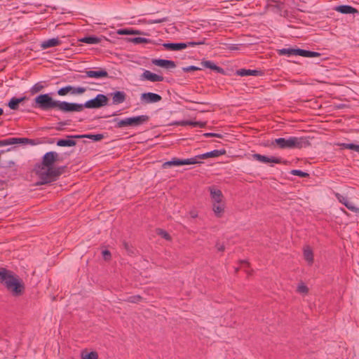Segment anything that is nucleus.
Returning <instances> with one entry per match:
<instances>
[{
	"instance_id": "obj_10",
	"label": "nucleus",
	"mask_w": 359,
	"mask_h": 359,
	"mask_svg": "<svg viewBox=\"0 0 359 359\" xmlns=\"http://www.w3.org/2000/svg\"><path fill=\"white\" fill-rule=\"evenodd\" d=\"M226 154V150L225 149H215V150H212L211 151H208V152H206V153H204V154H199V155H197V156H195L194 157H192L191 158V159H193L192 161H194L195 162L193 163V164H196V163H201L202 162H201L199 160H201V159H206V158H217V157H219L222 155H224Z\"/></svg>"
},
{
	"instance_id": "obj_45",
	"label": "nucleus",
	"mask_w": 359,
	"mask_h": 359,
	"mask_svg": "<svg viewBox=\"0 0 359 359\" xmlns=\"http://www.w3.org/2000/svg\"><path fill=\"white\" fill-rule=\"evenodd\" d=\"M69 123V121L67 120V121H60L57 123V126L55 127V129L58 131H62L63 130V128L62 126H67Z\"/></svg>"
},
{
	"instance_id": "obj_55",
	"label": "nucleus",
	"mask_w": 359,
	"mask_h": 359,
	"mask_svg": "<svg viewBox=\"0 0 359 359\" xmlns=\"http://www.w3.org/2000/svg\"><path fill=\"white\" fill-rule=\"evenodd\" d=\"M18 99L20 100V103H22L24 101L27 100L28 97L27 96H22L21 97H18Z\"/></svg>"
},
{
	"instance_id": "obj_43",
	"label": "nucleus",
	"mask_w": 359,
	"mask_h": 359,
	"mask_svg": "<svg viewBox=\"0 0 359 359\" xmlns=\"http://www.w3.org/2000/svg\"><path fill=\"white\" fill-rule=\"evenodd\" d=\"M182 70L184 72H193V71L201 70V68L198 67L196 66L191 65V66H189L187 67H183Z\"/></svg>"
},
{
	"instance_id": "obj_27",
	"label": "nucleus",
	"mask_w": 359,
	"mask_h": 359,
	"mask_svg": "<svg viewBox=\"0 0 359 359\" xmlns=\"http://www.w3.org/2000/svg\"><path fill=\"white\" fill-rule=\"evenodd\" d=\"M320 55L321 54L318 52L299 48L298 55L299 56L304 57H316L320 56Z\"/></svg>"
},
{
	"instance_id": "obj_62",
	"label": "nucleus",
	"mask_w": 359,
	"mask_h": 359,
	"mask_svg": "<svg viewBox=\"0 0 359 359\" xmlns=\"http://www.w3.org/2000/svg\"><path fill=\"white\" fill-rule=\"evenodd\" d=\"M219 250H221L222 251H223V250L224 249V248H219Z\"/></svg>"
},
{
	"instance_id": "obj_44",
	"label": "nucleus",
	"mask_w": 359,
	"mask_h": 359,
	"mask_svg": "<svg viewBox=\"0 0 359 359\" xmlns=\"http://www.w3.org/2000/svg\"><path fill=\"white\" fill-rule=\"evenodd\" d=\"M192 121H175L172 123V125L175 126H191Z\"/></svg>"
},
{
	"instance_id": "obj_25",
	"label": "nucleus",
	"mask_w": 359,
	"mask_h": 359,
	"mask_svg": "<svg viewBox=\"0 0 359 359\" xmlns=\"http://www.w3.org/2000/svg\"><path fill=\"white\" fill-rule=\"evenodd\" d=\"M101 41V37H98L95 35L86 36L79 39V41L88 44H97L100 43Z\"/></svg>"
},
{
	"instance_id": "obj_58",
	"label": "nucleus",
	"mask_w": 359,
	"mask_h": 359,
	"mask_svg": "<svg viewBox=\"0 0 359 359\" xmlns=\"http://www.w3.org/2000/svg\"><path fill=\"white\" fill-rule=\"evenodd\" d=\"M245 272L248 273V276H250V271H248V270H245Z\"/></svg>"
},
{
	"instance_id": "obj_13",
	"label": "nucleus",
	"mask_w": 359,
	"mask_h": 359,
	"mask_svg": "<svg viewBox=\"0 0 359 359\" xmlns=\"http://www.w3.org/2000/svg\"><path fill=\"white\" fill-rule=\"evenodd\" d=\"M192 159L187 158V159H180L176 157L172 158L170 161H166L162 164V168L163 169H166L170 166H180L184 165H192L194 163V161H191Z\"/></svg>"
},
{
	"instance_id": "obj_57",
	"label": "nucleus",
	"mask_w": 359,
	"mask_h": 359,
	"mask_svg": "<svg viewBox=\"0 0 359 359\" xmlns=\"http://www.w3.org/2000/svg\"><path fill=\"white\" fill-rule=\"evenodd\" d=\"M4 114V109L0 108V116Z\"/></svg>"
},
{
	"instance_id": "obj_7",
	"label": "nucleus",
	"mask_w": 359,
	"mask_h": 359,
	"mask_svg": "<svg viewBox=\"0 0 359 359\" xmlns=\"http://www.w3.org/2000/svg\"><path fill=\"white\" fill-rule=\"evenodd\" d=\"M59 161V154L56 151H48L42 157V161L34 165V172H41L46 168H54V163Z\"/></svg>"
},
{
	"instance_id": "obj_6",
	"label": "nucleus",
	"mask_w": 359,
	"mask_h": 359,
	"mask_svg": "<svg viewBox=\"0 0 359 359\" xmlns=\"http://www.w3.org/2000/svg\"><path fill=\"white\" fill-rule=\"evenodd\" d=\"M39 177V181L37 185H43L56 181L60 177V172L55 170L54 168H46L41 172H34Z\"/></svg>"
},
{
	"instance_id": "obj_16",
	"label": "nucleus",
	"mask_w": 359,
	"mask_h": 359,
	"mask_svg": "<svg viewBox=\"0 0 359 359\" xmlns=\"http://www.w3.org/2000/svg\"><path fill=\"white\" fill-rule=\"evenodd\" d=\"M151 63L156 66L167 69H173L176 67V64L174 61L165 59H152Z\"/></svg>"
},
{
	"instance_id": "obj_1",
	"label": "nucleus",
	"mask_w": 359,
	"mask_h": 359,
	"mask_svg": "<svg viewBox=\"0 0 359 359\" xmlns=\"http://www.w3.org/2000/svg\"><path fill=\"white\" fill-rule=\"evenodd\" d=\"M52 93L38 95L33 100L32 107L42 111H48L57 109L64 113H70V102L66 101L55 100L52 97Z\"/></svg>"
},
{
	"instance_id": "obj_53",
	"label": "nucleus",
	"mask_w": 359,
	"mask_h": 359,
	"mask_svg": "<svg viewBox=\"0 0 359 359\" xmlns=\"http://www.w3.org/2000/svg\"><path fill=\"white\" fill-rule=\"evenodd\" d=\"M190 215L192 218H196L198 217V214L196 211L191 210L190 211Z\"/></svg>"
},
{
	"instance_id": "obj_46",
	"label": "nucleus",
	"mask_w": 359,
	"mask_h": 359,
	"mask_svg": "<svg viewBox=\"0 0 359 359\" xmlns=\"http://www.w3.org/2000/svg\"><path fill=\"white\" fill-rule=\"evenodd\" d=\"M203 136L205 137H219L222 138L223 136L221 134L219 133H205L203 134Z\"/></svg>"
},
{
	"instance_id": "obj_41",
	"label": "nucleus",
	"mask_w": 359,
	"mask_h": 359,
	"mask_svg": "<svg viewBox=\"0 0 359 359\" xmlns=\"http://www.w3.org/2000/svg\"><path fill=\"white\" fill-rule=\"evenodd\" d=\"M142 299V297L140 295H133V296L128 297L126 299V301L128 302H130V303H137L140 301H141Z\"/></svg>"
},
{
	"instance_id": "obj_22",
	"label": "nucleus",
	"mask_w": 359,
	"mask_h": 359,
	"mask_svg": "<svg viewBox=\"0 0 359 359\" xmlns=\"http://www.w3.org/2000/svg\"><path fill=\"white\" fill-rule=\"evenodd\" d=\"M335 11L343 14H355L358 13V10L349 5H340L334 8Z\"/></svg>"
},
{
	"instance_id": "obj_12",
	"label": "nucleus",
	"mask_w": 359,
	"mask_h": 359,
	"mask_svg": "<svg viewBox=\"0 0 359 359\" xmlns=\"http://www.w3.org/2000/svg\"><path fill=\"white\" fill-rule=\"evenodd\" d=\"M161 100L162 97L160 95L151 92L143 93L140 95V100L143 104L158 102Z\"/></svg>"
},
{
	"instance_id": "obj_20",
	"label": "nucleus",
	"mask_w": 359,
	"mask_h": 359,
	"mask_svg": "<svg viewBox=\"0 0 359 359\" xmlns=\"http://www.w3.org/2000/svg\"><path fill=\"white\" fill-rule=\"evenodd\" d=\"M208 189L210 193L211 198L214 201V202H222L223 198L222 191L216 189L215 186L210 187Z\"/></svg>"
},
{
	"instance_id": "obj_52",
	"label": "nucleus",
	"mask_w": 359,
	"mask_h": 359,
	"mask_svg": "<svg viewBox=\"0 0 359 359\" xmlns=\"http://www.w3.org/2000/svg\"><path fill=\"white\" fill-rule=\"evenodd\" d=\"M65 168H66V166H60V167L54 168L55 170L60 172V176L65 172Z\"/></svg>"
},
{
	"instance_id": "obj_9",
	"label": "nucleus",
	"mask_w": 359,
	"mask_h": 359,
	"mask_svg": "<svg viewBox=\"0 0 359 359\" xmlns=\"http://www.w3.org/2000/svg\"><path fill=\"white\" fill-rule=\"evenodd\" d=\"M252 157L254 160L258 161L263 163H273L277 164H285L287 165L288 163V161L286 160H283L280 157H276V156H264L259 154H253L252 155Z\"/></svg>"
},
{
	"instance_id": "obj_51",
	"label": "nucleus",
	"mask_w": 359,
	"mask_h": 359,
	"mask_svg": "<svg viewBox=\"0 0 359 359\" xmlns=\"http://www.w3.org/2000/svg\"><path fill=\"white\" fill-rule=\"evenodd\" d=\"M145 34L144 32L137 29H130V35Z\"/></svg>"
},
{
	"instance_id": "obj_23",
	"label": "nucleus",
	"mask_w": 359,
	"mask_h": 359,
	"mask_svg": "<svg viewBox=\"0 0 359 359\" xmlns=\"http://www.w3.org/2000/svg\"><path fill=\"white\" fill-rule=\"evenodd\" d=\"M225 205L222 202H214L212 204V210L217 217H221L224 212Z\"/></svg>"
},
{
	"instance_id": "obj_40",
	"label": "nucleus",
	"mask_w": 359,
	"mask_h": 359,
	"mask_svg": "<svg viewBox=\"0 0 359 359\" xmlns=\"http://www.w3.org/2000/svg\"><path fill=\"white\" fill-rule=\"evenodd\" d=\"M168 17H165V18H158V19H149L147 20V23L148 24H158V23H162V22H168Z\"/></svg>"
},
{
	"instance_id": "obj_39",
	"label": "nucleus",
	"mask_w": 359,
	"mask_h": 359,
	"mask_svg": "<svg viewBox=\"0 0 359 359\" xmlns=\"http://www.w3.org/2000/svg\"><path fill=\"white\" fill-rule=\"evenodd\" d=\"M104 136L103 134H95V135L88 134V135H86V138L90 139V140H93L94 142L100 141L104 138Z\"/></svg>"
},
{
	"instance_id": "obj_21",
	"label": "nucleus",
	"mask_w": 359,
	"mask_h": 359,
	"mask_svg": "<svg viewBox=\"0 0 359 359\" xmlns=\"http://www.w3.org/2000/svg\"><path fill=\"white\" fill-rule=\"evenodd\" d=\"M111 95H112V102L114 104L123 103L126 99V94L123 91L117 90Z\"/></svg>"
},
{
	"instance_id": "obj_48",
	"label": "nucleus",
	"mask_w": 359,
	"mask_h": 359,
	"mask_svg": "<svg viewBox=\"0 0 359 359\" xmlns=\"http://www.w3.org/2000/svg\"><path fill=\"white\" fill-rule=\"evenodd\" d=\"M206 126L205 122H201V121H192L191 126L193 127H199V128H204Z\"/></svg>"
},
{
	"instance_id": "obj_24",
	"label": "nucleus",
	"mask_w": 359,
	"mask_h": 359,
	"mask_svg": "<svg viewBox=\"0 0 359 359\" xmlns=\"http://www.w3.org/2000/svg\"><path fill=\"white\" fill-rule=\"evenodd\" d=\"M61 43L60 40L58 38H52L48 40L43 41L41 45V46L43 49H46L51 47H55L59 46Z\"/></svg>"
},
{
	"instance_id": "obj_38",
	"label": "nucleus",
	"mask_w": 359,
	"mask_h": 359,
	"mask_svg": "<svg viewBox=\"0 0 359 359\" xmlns=\"http://www.w3.org/2000/svg\"><path fill=\"white\" fill-rule=\"evenodd\" d=\"M205 39H203V40L198 41H189L187 43H183V45L185 46L184 47V49L189 46H195L202 45V44H205Z\"/></svg>"
},
{
	"instance_id": "obj_56",
	"label": "nucleus",
	"mask_w": 359,
	"mask_h": 359,
	"mask_svg": "<svg viewBox=\"0 0 359 359\" xmlns=\"http://www.w3.org/2000/svg\"><path fill=\"white\" fill-rule=\"evenodd\" d=\"M14 164H15V163H14L13 161H9V162L8 163V167H11V166H12V165H13Z\"/></svg>"
},
{
	"instance_id": "obj_54",
	"label": "nucleus",
	"mask_w": 359,
	"mask_h": 359,
	"mask_svg": "<svg viewBox=\"0 0 359 359\" xmlns=\"http://www.w3.org/2000/svg\"><path fill=\"white\" fill-rule=\"evenodd\" d=\"M239 263H240L241 264H245V265H246V266H249V262H248L247 260H245V259H241V260H240V261H239Z\"/></svg>"
},
{
	"instance_id": "obj_50",
	"label": "nucleus",
	"mask_w": 359,
	"mask_h": 359,
	"mask_svg": "<svg viewBox=\"0 0 359 359\" xmlns=\"http://www.w3.org/2000/svg\"><path fill=\"white\" fill-rule=\"evenodd\" d=\"M67 138H72L74 139H81V138H86V135H67Z\"/></svg>"
},
{
	"instance_id": "obj_31",
	"label": "nucleus",
	"mask_w": 359,
	"mask_h": 359,
	"mask_svg": "<svg viewBox=\"0 0 359 359\" xmlns=\"http://www.w3.org/2000/svg\"><path fill=\"white\" fill-rule=\"evenodd\" d=\"M304 257L309 265L313 263V252L311 248H304Z\"/></svg>"
},
{
	"instance_id": "obj_33",
	"label": "nucleus",
	"mask_w": 359,
	"mask_h": 359,
	"mask_svg": "<svg viewBox=\"0 0 359 359\" xmlns=\"http://www.w3.org/2000/svg\"><path fill=\"white\" fill-rule=\"evenodd\" d=\"M129 41L133 42L135 44L139 43H151V40L144 37H134L128 39Z\"/></svg>"
},
{
	"instance_id": "obj_18",
	"label": "nucleus",
	"mask_w": 359,
	"mask_h": 359,
	"mask_svg": "<svg viewBox=\"0 0 359 359\" xmlns=\"http://www.w3.org/2000/svg\"><path fill=\"white\" fill-rule=\"evenodd\" d=\"M86 77L102 79L109 77L108 72L104 69L98 70H89L86 72Z\"/></svg>"
},
{
	"instance_id": "obj_36",
	"label": "nucleus",
	"mask_w": 359,
	"mask_h": 359,
	"mask_svg": "<svg viewBox=\"0 0 359 359\" xmlns=\"http://www.w3.org/2000/svg\"><path fill=\"white\" fill-rule=\"evenodd\" d=\"M156 232L157 235L167 241H170L171 239L170 235L166 231L162 229H156Z\"/></svg>"
},
{
	"instance_id": "obj_42",
	"label": "nucleus",
	"mask_w": 359,
	"mask_h": 359,
	"mask_svg": "<svg viewBox=\"0 0 359 359\" xmlns=\"http://www.w3.org/2000/svg\"><path fill=\"white\" fill-rule=\"evenodd\" d=\"M297 291L299 293L306 294L309 291V289L307 286L304 283H301L297 286Z\"/></svg>"
},
{
	"instance_id": "obj_19",
	"label": "nucleus",
	"mask_w": 359,
	"mask_h": 359,
	"mask_svg": "<svg viewBox=\"0 0 359 359\" xmlns=\"http://www.w3.org/2000/svg\"><path fill=\"white\" fill-rule=\"evenodd\" d=\"M201 65L204 67L210 69L216 72L217 73H219V74H221L223 75L226 74L225 70L223 68L217 66V65H215L213 62H212L210 60H203L201 62Z\"/></svg>"
},
{
	"instance_id": "obj_34",
	"label": "nucleus",
	"mask_w": 359,
	"mask_h": 359,
	"mask_svg": "<svg viewBox=\"0 0 359 359\" xmlns=\"http://www.w3.org/2000/svg\"><path fill=\"white\" fill-rule=\"evenodd\" d=\"M81 358L82 359H98V354L96 351H91L90 353L83 351L81 353Z\"/></svg>"
},
{
	"instance_id": "obj_60",
	"label": "nucleus",
	"mask_w": 359,
	"mask_h": 359,
	"mask_svg": "<svg viewBox=\"0 0 359 359\" xmlns=\"http://www.w3.org/2000/svg\"><path fill=\"white\" fill-rule=\"evenodd\" d=\"M238 271V268L237 267V268L235 269V272L237 273Z\"/></svg>"
},
{
	"instance_id": "obj_15",
	"label": "nucleus",
	"mask_w": 359,
	"mask_h": 359,
	"mask_svg": "<svg viewBox=\"0 0 359 359\" xmlns=\"http://www.w3.org/2000/svg\"><path fill=\"white\" fill-rule=\"evenodd\" d=\"M236 74L240 76H262L264 75V72L262 69H240L236 70Z\"/></svg>"
},
{
	"instance_id": "obj_35",
	"label": "nucleus",
	"mask_w": 359,
	"mask_h": 359,
	"mask_svg": "<svg viewBox=\"0 0 359 359\" xmlns=\"http://www.w3.org/2000/svg\"><path fill=\"white\" fill-rule=\"evenodd\" d=\"M342 148L348 149L351 150H353L355 151L359 152V145L353 144V143H343L341 144Z\"/></svg>"
},
{
	"instance_id": "obj_32",
	"label": "nucleus",
	"mask_w": 359,
	"mask_h": 359,
	"mask_svg": "<svg viewBox=\"0 0 359 359\" xmlns=\"http://www.w3.org/2000/svg\"><path fill=\"white\" fill-rule=\"evenodd\" d=\"M20 104L18 97H13L11 98L8 103V107L13 110H18L19 109V104Z\"/></svg>"
},
{
	"instance_id": "obj_5",
	"label": "nucleus",
	"mask_w": 359,
	"mask_h": 359,
	"mask_svg": "<svg viewBox=\"0 0 359 359\" xmlns=\"http://www.w3.org/2000/svg\"><path fill=\"white\" fill-rule=\"evenodd\" d=\"M149 120V116L140 115L137 116L128 117L121 120L118 118H115L112 120V122L116 123L114 126L116 128H121L127 126L137 127L148 122Z\"/></svg>"
},
{
	"instance_id": "obj_49",
	"label": "nucleus",
	"mask_w": 359,
	"mask_h": 359,
	"mask_svg": "<svg viewBox=\"0 0 359 359\" xmlns=\"http://www.w3.org/2000/svg\"><path fill=\"white\" fill-rule=\"evenodd\" d=\"M102 253L104 260H109L111 259V252L108 250H103Z\"/></svg>"
},
{
	"instance_id": "obj_30",
	"label": "nucleus",
	"mask_w": 359,
	"mask_h": 359,
	"mask_svg": "<svg viewBox=\"0 0 359 359\" xmlns=\"http://www.w3.org/2000/svg\"><path fill=\"white\" fill-rule=\"evenodd\" d=\"M45 82L44 81H39L36 83H35L30 89L29 93L32 95H34L35 94H37L40 91H41L44 88L45 85H43Z\"/></svg>"
},
{
	"instance_id": "obj_11",
	"label": "nucleus",
	"mask_w": 359,
	"mask_h": 359,
	"mask_svg": "<svg viewBox=\"0 0 359 359\" xmlns=\"http://www.w3.org/2000/svg\"><path fill=\"white\" fill-rule=\"evenodd\" d=\"M86 88L84 87H81V86L74 87V86L69 85V86H66L65 87L60 88L57 91V93L60 96H65V95H67L68 93H71L72 95L83 94V93L86 92Z\"/></svg>"
},
{
	"instance_id": "obj_14",
	"label": "nucleus",
	"mask_w": 359,
	"mask_h": 359,
	"mask_svg": "<svg viewBox=\"0 0 359 359\" xmlns=\"http://www.w3.org/2000/svg\"><path fill=\"white\" fill-rule=\"evenodd\" d=\"M140 80L142 81H149L151 82L163 81L164 77L163 76L158 75L149 70H144V72L140 76Z\"/></svg>"
},
{
	"instance_id": "obj_61",
	"label": "nucleus",
	"mask_w": 359,
	"mask_h": 359,
	"mask_svg": "<svg viewBox=\"0 0 359 359\" xmlns=\"http://www.w3.org/2000/svg\"><path fill=\"white\" fill-rule=\"evenodd\" d=\"M4 184V181L0 180V184Z\"/></svg>"
},
{
	"instance_id": "obj_47",
	"label": "nucleus",
	"mask_w": 359,
	"mask_h": 359,
	"mask_svg": "<svg viewBox=\"0 0 359 359\" xmlns=\"http://www.w3.org/2000/svg\"><path fill=\"white\" fill-rule=\"evenodd\" d=\"M130 28L120 29L117 31V33L120 35H130Z\"/></svg>"
},
{
	"instance_id": "obj_2",
	"label": "nucleus",
	"mask_w": 359,
	"mask_h": 359,
	"mask_svg": "<svg viewBox=\"0 0 359 359\" xmlns=\"http://www.w3.org/2000/svg\"><path fill=\"white\" fill-rule=\"evenodd\" d=\"M0 282L13 296H20L25 290L22 281L13 271L3 267L0 268Z\"/></svg>"
},
{
	"instance_id": "obj_3",
	"label": "nucleus",
	"mask_w": 359,
	"mask_h": 359,
	"mask_svg": "<svg viewBox=\"0 0 359 359\" xmlns=\"http://www.w3.org/2000/svg\"><path fill=\"white\" fill-rule=\"evenodd\" d=\"M264 145V147H277L281 149H302L309 147L311 143L309 140L304 137H290L287 139L279 137L271 142L267 141Z\"/></svg>"
},
{
	"instance_id": "obj_29",
	"label": "nucleus",
	"mask_w": 359,
	"mask_h": 359,
	"mask_svg": "<svg viewBox=\"0 0 359 359\" xmlns=\"http://www.w3.org/2000/svg\"><path fill=\"white\" fill-rule=\"evenodd\" d=\"M76 144V142L72 138L60 139L57 141V145L59 147H74Z\"/></svg>"
},
{
	"instance_id": "obj_28",
	"label": "nucleus",
	"mask_w": 359,
	"mask_h": 359,
	"mask_svg": "<svg viewBox=\"0 0 359 359\" xmlns=\"http://www.w3.org/2000/svg\"><path fill=\"white\" fill-rule=\"evenodd\" d=\"M299 48H282L278 50V53L280 55H298Z\"/></svg>"
},
{
	"instance_id": "obj_17",
	"label": "nucleus",
	"mask_w": 359,
	"mask_h": 359,
	"mask_svg": "<svg viewBox=\"0 0 359 359\" xmlns=\"http://www.w3.org/2000/svg\"><path fill=\"white\" fill-rule=\"evenodd\" d=\"M338 201L344 205L348 210H351L353 212L358 213L359 212V208L355 207L352 203L349 202L348 198L346 196H342L341 194L337 193L335 194Z\"/></svg>"
},
{
	"instance_id": "obj_59",
	"label": "nucleus",
	"mask_w": 359,
	"mask_h": 359,
	"mask_svg": "<svg viewBox=\"0 0 359 359\" xmlns=\"http://www.w3.org/2000/svg\"><path fill=\"white\" fill-rule=\"evenodd\" d=\"M124 247H125V248L128 247V244H127L126 243H124Z\"/></svg>"
},
{
	"instance_id": "obj_26",
	"label": "nucleus",
	"mask_w": 359,
	"mask_h": 359,
	"mask_svg": "<svg viewBox=\"0 0 359 359\" xmlns=\"http://www.w3.org/2000/svg\"><path fill=\"white\" fill-rule=\"evenodd\" d=\"M168 50L177 51L184 49L185 46L183 43H164L162 44Z\"/></svg>"
},
{
	"instance_id": "obj_8",
	"label": "nucleus",
	"mask_w": 359,
	"mask_h": 359,
	"mask_svg": "<svg viewBox=\"0 0 359 359\" xmlns=\"http://www.w3.org/2000/svg\"><path fill=\"white\" fill-rule=\"evenodd\" d=\"M15 144H29L31 145H36L37 142L35 140L27 137H11L0 140V147Z\"/></svg>"
},
{
	"instance_id": "obj_37",
	"label": "nucleus",
	"mask_w": 359,
	"mask_h": 359,
	"mask_svg": "<svg viewBox=\"0 0 359 359\" xmlns=\"http://www.w3.org/2000/svg\"><path fill=\"white\" fill-rule=\"evenodd\" d=\"M290 172V174H292L293 175H297L300 177H309V174L308 172H304L300 170H292Z\"/></svg>"
},
{
	"instance_id": "obj_4",
	"label": "nucleus",
	"mask_w": 359,
	"mask_h": 359,
	"mask_svg": "<svg viewBox=\"0 0 359 359\" xmlns=\"http://www.w3.org/2000/svg\"><path fill=\"white\" fill-rule=\"evenodd\" d=\"M109 99L104 94H98L93 99L86 101L84 104L70 102V112H79L84 108L97 109L108 104Z\"/></svg>"
}]
</instances>
